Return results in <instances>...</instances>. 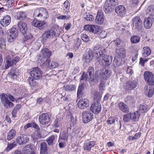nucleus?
<instances>
[{"mask_svg": "<svg viewBox=\"0 0 154 154\" xmlns=\"http://www.w3.org/2000/svg\"><path fill=\"white\" fill-rule=\"evenodd\" d=\"M33 16L37 20H34L32 23L33 26L42 29L45 24V20L48 17V14L47 10L43 8L37 9L33 13Z\"/></svg>", "mask_w": 154, "mask_h": 154, "instance_id": "f257e3e1", "label": "nucleus"}, {"mask_svg": "<svg viewBox=\"0 0 154 154\" xmlns=\"http://www.w3.org/2000/svg\"><path fill=\"white\" fill-rule=\"evenodd\" d=\"M13 55V53L11 52L5 53L7 59L6 63L5 65V69H8L10 66L15 65L20 60L19 57L17 56L14 58Z\"/></svg>", "mask_w": 154, "mask_h": 154, "instance_id": "f03ea898", "label": "nucleus"}, {"mask_svg": "<svg viewBox=\"0 0 154 154\" xmlns=\"http://www.w3.org/2000/svg\"><path fill=\"white\" fill-rule=\"evenodd\" d=\"M112 59L111 56L103 54L100 57H97L96 60L100 65L108 66L111 64Z\"/></svg>", "mask_w": 154, "mask_h": 154, "instance_id": "7ed1b4c3", "label": "nucleus"}, {"mask_svg": "<svg viewBox=\"0 0 154 154\" xmlns=\"http://www.w3.org/2000/svg\"><path fill=\"white\" fill-rule=\"evenodd\" d=\"M112 59L111 56L103 54L100 57H97L96 60L100 65L108 66L111 64Z\"/></svg>", "mask_w": 154, "mask_h": 154, "instance_id": "20e7f679", "label": "nucleus"}, {"mask_svg": "<svg viewBox=\"0 0 154 154\" xmlns=\"http://www.w3.org/2000/svg\"><path fill=\"white\" fill-rule=\"evenodd\" d=\"M112 71L109 69H103L102 70H98L95 73V76L103 80L107 79L111 75Z\"/></svg>", "mask_w": 154, "mask_h": 154, "instance_id": "39448f33", "label": "nucleus"}, {"mask_svg": "<svg viewBox=\"0 0 154 154\" xmlns=\"http://www.w3.org/2000/svg\"><path fill=\"white\" fill-rule=\"evenodd\" d=\"M0 97L1 102L5 108L9 109L14 106V104L8 99L7 94L2 93L0 95Z\"/></svg>", "mask_w": 154, "mask_h": 154, "instance_id": "423d86ee", "label": "nucleus"}, {"mask_svg": "<svg viewBox=\"0 0 154 154\" xmlns=\"http://www.w3.org/2000/svg\"><path fill=\"white\" fill-rule=\"evenodd\" d=\"M18 35V31L16 28H12L8 33V39L9 42H13Z\"/></svg>", "mask_w": 154, "mask_h": 154, "instance_id": "0eeeda50", "label": "nucleus"}, {"mask_svg": "<svg viewBox=\"0 0 154 154\" xmlns=\"http://www.w3.org/2000/svg\"><path fill=\"white\" fill-rule=\"evenodd\" d=\"M144 77L145 81L149 85H154V75L150 72L145 71L144 73Z\"/></svg>", "mask_w": 154, "mask_h": 154, "instance_id": "6e6552de", "label": "nucleus"}, {"mask_svg": "<svg viewBox=\"0 0 154 154\" xmlns=\"http://www.w3.org/2000/svg\"><path fill=\"white\" fill-rule=\"evenodd\" d=\"M93 52L96 54L95 56L96 60L97 59V57H100L102 54L105 53V49L100 45L95 46L93 50Z\"/></svg>", "mask_w": 154, "mask_h": 154, "instance_id": "1a4fd4ad", "label": "nucleus"}, {"mask_svg": "<svg viewBox=\"0 0 154 154\" xmlns=\"http://www.w3.org/2000/svg\"><path fill=\"white\" fill-rule=\"evenodd\" d=\"M82 121L86 123L90 122L93 118V114L90 111H84L82 114Z\"/></svg>", "mask_w": 154, "mask_h": 154, "instance_id": "9d476101", "label": "nucleus"}, {"mask_svg": "<svg viewBox=\"0 0 154 154\" xmlns=\"http://www.w3.org/2000/svg\"><path fill=\"white\" fill-rule=\"evenodd\" d=\"M30 73L31 76L35 79L38 80L41 77L42 72L38 68H35L30 71Z\"/></svg>", "mask_w": 154, "mask_h": 154, "instance_id": "9b49d317", "label": "nucleus"}, {"mask_svg": "<svg viewBox=\"0 0 154 154\" xmlns=\"http://www.w3.org/2000/svg\"><path fill=\"white\" fill-rule=\"evenodd\" d=\"M94 55L91 50L90 48L87 49L86 54L84 56L83 59L85 62H90L93 58Z\"/></svg>", "mask_w": 154, "mask_h": 154, "instance_id": "f8f14e48", "label": "nucleus"}, {"mask_svg": "<svg viewBox=\"0 0 154 154\" xmlns=\"http://www.w3.org/2000/svg\"><path fill=\"white\" fill-rule=\"evenodd\" d=\"M39 121L42 125L48 124L50 122V118L48 114L44 113L40 115L39 117Z\"/></svg>", "mask_w": 154, "mask_h": 154, "instance_id": "ddd939ff", "label": "nucleus"}, {"mask_svg": "<svg viewBox=\"0 0 154 154\" xmlns=\"http://www.w3.org/2000/svg\"><path fill=\"white\" fill-rule=\"evenodd\" d=\"M29 140L28 136L25 134H22L17 137L16 141L19 144L23 145L29 142Z\"/></svg>", "mask_w": 154, "mask_h": 154, "instance_id": "4468645a", "label": "nucleus"}, {"mask_svg": "<svg viewBox=\"0 0 154 154\" xmlns=\"http://www.w3.org/2000/svg\"><path fill=\"white\" fill-rule=\"evenodd\" d=\"M55 32L53 30L46 31L42 35V40H46L48 38H52L55 36Z\"/></svg>", "mask_w": 154, "mask_h": 154, "instance_id": "2eb2a0df", "label": "nucleus"}, {"mask_svg": "<svg viewBox=\"0 0 154 154\" xmlns=\"http://www.w3.org/2000/svg\"><path fill=\"white\" fill-rule=\"evenodd\" d=\"M85 30H88L94 34L97 33L100 30L99 27L94 25H87L84 26Z\"/></svg>", "mask_w": 154, "mask_h": 154, "instance_id": "dca6fc26", "label": "nucleus"}, {"mask_svg": "<svg viewBox=\"0 0 154 154\" xmlns=\"http://www.w3.org/2000/svg\"><path fill=\"white\" fill-rule=\"evenodd\" d=\"M101 109L100 104L97 102H95L92 104L91 109L93 112L96 114L99 113Z\"/></svg>", "mask_w": 154, "mask_h": 154, "instance_id": "f3484780", "label": "nucleus"}, {"mask_svg": "<svg viewBox=\"0 0 154 154\" xmlns=\"http://www.w3.org/2000/svg\"><path fill=\"white\" fill-rule=\"evenodd\" d=\"M89 105V102L86 99H81L78 103V107L81 109H84L85 107H88Z\"/></svg>", "mask_w": 154, "mask_h": 154, "instance_id": "a211bd4d", "label": "nucleus"}, {"mask_svg": "<svg viewBox=\"0 0 154 154\" xmlns=\"http://www.w3.org/2000/svg\"><path fill=\"white\" fill-rule=\"evenodd\" d=\"M104 21V17L103 12L101 11H98L95 20V22L99 24L103 23Z\"/></svg>", "mask_w": 154, "mask_h": 154, "instance_id": "6ab92c4d", "label": "nucleus"}, {"mask_svg": "<svg viewBox=\"0 0 154 154\" xmlns=\"http://www.w3.org/2000/svg\"><path fill=\"white\" fill-rule=\"evenodd\" d=\"M132 23L136 29H139L141 28L142 21L139 17L137 16L134 17L132 20Z\"/></svg>", "mask_w": 154, "mask_h": 154, "instance_id": "aec40b11", "label": "nucleus"}, {"mask_svg": "<svg viewBox=\"0 0 154 154\" xmlns=\"http://www.w3.org/2000/svg\"><path fill=\"white\" fill-rule=\"evenodd\" d=\"M115 12L118 15L122 16L126 13V9L123 6L120 5L116 7L115 9Z\"/></svg>", "mask_w": 154, "mask_h": 154, "instance_id": "412c9836", "label": "nucleus"}, {"mask_svg": "<svg viewBox=\"0 0 154 154\" xmlns=\"http://www.w3.org/2000/svg\"><path fill=\"white\" fill-rule=\"evenodd\" d=\"M90 75H88L83 73L82 75L80 81L81 82H84L86 81L92 82L94 80V77L93 76L91 78Z\"/></svg>", "mask_w": 154, "mask_h": 154, "instance_id": "4be33fe9", "label": "nucleus"}, {"mask_svg": "<svg viewBox=\"0 0 154 154\" xmlns=\"http://www.w3.org/2000/svg\"><path fill=\"white\" fill-rule=\"evenodd\" d=\"M153 21V19L152 17L146 18L144 22V25L145 28L146 29L150 28L152 26Z\"/></svg>", "mask_w": 154, "mask_h": 154, "instance_id": "5701e85b", "label": "nucleus"}, {"mask_svg": "<svg viewBox=\"0 0 154 154\" xmlns=\"http://www.w3.org/2000/svg\"><path fill=\"white\" fill-rule=\"evenodd\" d=\"M18 26L21 33L23 34H25L27 30L26 24L24 22L20 21L18 22Z\"/></svg>", "mask_w": 154, "mask_h": 154, "instance_id": "b1692460", "label": "nucleus"}, {"mask_svg": "<svg viewBox=\"0 0 154 154\" xmlns=\"http://www.w3.org/2000/svg\"><path fill=\"white\" fill-rule=\"evenodd\" d=\"M11 22V18L9 15L4 16L3 19L0 21L1 25L3 26H6L9 25Z\"/></svg>", "mask_w": 154, "mask_h": 154, "instance_id": "393cba45", "label": "nucleus"}, {"mask_svg": "<svg viewBox=\"0 0 154 154\" xmlns=\"http://www.w3.org/2000/svg\"><path fill=\"white\" fill-rule=\"evenodd\" d=\"M114 7L110 4L105 2L103 6V10L106 13H109L113 11Z\"/></svg>", "mask_w": 154, "mask_h": 154, "instance_id": "a878e982", "label": "nucleus"}, {"mask_svg": "<svg viewBox=\"0 0 154 154\" xmlns=\"http://www.w3.org/2000/svg\"><path fill=\"white\" fill-rule=\"evenodd\" d=\"M119 109L122 112L128 113L129 109L128 106L123 102H121L118 104Z\"/></svg>", "mask_w": 154, "mask_h": 154, "instance_id": "bb28decb", "label": "nucleus"}, {"mask_svg": "<svg viewBox=\"0 0 154 154\" xmlns=\"http://www.w3.org/2000/svg\"><path fill=\"white\" fill-rule=\"evenodd\" d=\"M95 144V143L94 141H91L85 143L83 146L84 149L85 150L90 151L91 148L94 146Z\"/></svg>", "mask_w": 154, "mask_h": 154, "instance_id": "cd10ccee", "label": "nucleus"}, {"mask_svg": "<svg viewBox=\"0 0 154 154\" xmlns=\"http://www.w3.org/2000/svg\"><path fill=\"white\" fill-rule=\"evenodd\" d=\"M19 73L17 69H11L8 74V77L14 79L17 78L18 75Z\"/></svg>", "mask_w": 154, "mask_h": 154, "instance_id": "c85d7f7f", "label": "nucleus"}, {"mask_svg": "<svg viewBox=\"0 0 154 154\" xmlns=\"http://www.w3.org/2000/svg\"><path fill=\"white\" fill-rule=\"evenodd\" d=\"M116 52L120 57L124 58L125 57V50L122 47L119 49L117 48L116 49Z\"/></svg>", "mask_w": 154, "mask_h": 154, "instance_id": "c756f323", "label": "nucleus"}, {"mask_svg": "<svg viewBox=\"0 0 154 154\" xmlns=\"http://www.w3.org/2000/svg\"><path fill=\"white\" fill-rule=\"evenodd\" d=\"M48 150L47 143L44 142H41L40 154H48Z\"/></svg>", "mask_w": 154, "mask_h": 154, "instance_id": "7c9ffc66", "label": "nucleus"}, {"mask_svg": "<svg viewBox=\"0 0 154 154\" xmlns=\"http://www.w3.org/2000/svg\"><path fill=\"white\" fill-rule=\"evenodd\" d=\"M125 88L128 90H131L136 88L137 86V83L135 81L129 82L126 83Z\"/></svg>", "mask_w": 154, "mask_h": 154, "instance_id": "2f4dec72", "label": "nucleus"}, {"mask_svg": "<svg viewBox=\"0 0 154 154\" xmlns=\"http://www.w3.org/2000/svg\"><path fill=\"white\" fill-rule=\"evenodd\" d=\"M145 94L149 97H151L154 93V89L151 87L149 88L147 86H146L144 88Z\"/></svg>", "mask_w": 154, "mask_h": 154, "instance_id": "473e14b6", "label": "nucleus"}, {"mask_svg": "<svg viewBox=\"0 0 154 154\" xmlns=\"http://www.w3.org/2000/svg\"><path fill=\"white\" fill-rule=\"evenodd\" d=\"M41 52L43 56L46 58H49L51 54V52L47 48L43 49Z\"/></svg>", "mask_w": 154, "mask_h": 154, "instance_id": "72a5a7b5", "label": "nucleus"}, {"mask_svg": "<svg viewBox=\"0 0 154 154\" xmlns=\"http://www.w3.org/2000/svg\"><path fill=\"white\" fill-rule=\"evenodd\" d=\"M130 114L131 119L134 121H137L140 116V114L138 111H136Z\"/></svg>", "mask_w": 154, "mask_h": 154, "instance_id": "f704fd0d", "label": "nucleus"}, {"mask_svg": "<svg viewBox=\"0 0 154 154\" xmlns=\"http://www.w3.org/2000/svg\"><path fill=\"white\" fill-rule=\"evenodd\" d=\"M16 133V131L13 129H11L8 133L7 136V139L10 140L12 139L15 136Z\"/></svg>", "mask_w": 154, "mask_h": 154, "instance_id": "c9c22d12", "label": "nucleus"}, {"mask_svg": "<svg viewBox=\"0 0 154 154\" xmlns=\"http://www.w3.org/2000/svg\"><path fill=\"white\" fill-rule=\"evenodd\" d=\"M64 89L66 91H72L75 90V85H68L64 86Z\"/></svg>", "mask_w": 154, "mask_h": 154, "instance_id": "e433bc0d", "label": "nucleus"}, {"mask_svg": "<svg viewBox=\"0 0 154 154\" xmlns=\"http://www.w3.org/2000/svg\"><path fill=\"white\" fill-rule=\"evenodd\" d=\"M111 44L114 45L116 49H117V48L119 49V48H121V41L120 39H117L116 40L112 41Z\"/></svg>", "mask_w": 154, "mask_h": 154, "instance_id": "4c0bfd02", "label": "nucleus"}, {"mask_svg": "<svg viewBox=\"0 0 154 154\" xmlns=\"http://www.w3.org/2000/svg\"><path fill=\"white\" fill-rule=\"evenodd\" d=\"M146 14L152 16L154 15V6L149 7L146 10Z\"/></svg>", "mask_w": 154, "mask_h": 154, "instance_id": "58836bf2", "label": "nucleus"}, {"mask_svg": "<svg viewBox=\"0 0 154 154\" xmlns=\"http://www.w3.org/2000/svg\"><path fill=\"white\" fill-rule=\"evenodd\" d=\"M32 146L31 144H28L25 146L23 149V152L24 154L29 153L30 150L32 149Z\"/></svg>", "mask_w": 154, "mask_h": 154, "instance_id": "ea45409f", "label": "nucleus"}, {"mask_svg": "<svg viewBox=\"0 0 154 154\" xmlns=\"http://www.w3.org/2000/svg\"><path fill=\"white\" fill-rule=\"evenodd\" d=\"M144 50L143 54V55L145 57H146L151 53V51L149 48L148 47H144L143 48Z\"/></svg>", "mask_w": 154, "mask_h": 154, "instance_id": "a19ab883", "label": "nucleus"}, {"mask_svg": "<svg viewBox=\"0 0 154 154\" xmlns=\"http://www.w3.org/2000/svg\"><path fill=\"white\" fill-rule=\"evenodd\" d=\"M102 97L99 92L97 91L95 92L94 94V100L95 102H98L101 100Z\"/></svg>", "mask_w": 154, "mask_h": 154, "instance_id": "79ce46f5", "label": "nucleus"}, {"mask_svg": "<svg viewBox=\"0 0 154 154\" xmlns=\"http://www.w3.org/2000/svg\"><path fill=\"white\" fill-rule=\"evenodd\" d=\"M130 40L131 43H137L139 42L140 38V37L137 35H133L130 38Z\"/></svg>", "mask_w": 154, "mask_h": 154, "instance_id": "37998d69", "label": "nucleus"}, {"mask_svg": "<svg viewBox=\"0 0 154 154\" xmlns=\"http://www.w3.org/2000/svg\"><path fill=\"white\" fill-rule=\"evenodd\" d=\"M81 40L79 38H77L73 45V48L75 50H77L81 44Z\"/></svg>", "mask_w": 154, "mask_h": 154, "instance_id": "c03bdc74", "label": "nucleus"}, {"mask_svg": "<svg viewBox=\"0 0 154 154\" xmlns=\"http://www.w3.org/2000/svg\"><path fill=\"white\" fill-rule=\"evenodd\" d=\"M86 74L90 75L91 76V78H92L93 76H94V67L92 66L89 67Z\"/></svg>", "mask_w": 154, "mask_h": 154, "instance_id": "a18cd8bd", "label": "nucleus"}, {"mask_svg": "<svg viewBox=\"0 0 154 154\" xmlns=\"http://www.w3.org/2000/svg\"><path fill=\"white\" fill-rule=\"evenodd\" d=\"M84 18L87 21H92L94 20V17L89 14L85 13L84 14Z\"/></svg>", "mask_w": 154, "mask_h": 154, "instance_id": "49530a36", "label": "nucleus"}, {"mask_svg": "<svg viewBox=\"0 0 154 154\" xmlns=\"http://www.w3.org/2000/svg\"><path fill=\"white\" fill-rule=\"evenodd\" d=\"M55 136L52 135L47 138L46 141L49 145H52L54 143V141L55 139Z\"/></svg>", "mask_w": 154, "mask_h": 154, "instance_id": "de8ad7c7", "label": "nucleus"}, {"mask_svg": "<svg viewBox=\"0 0 154 154\" xmlns=\"http://www.w3.org/2000/svg\"><path fill=\"white\" fill-rule=\"evenodd\" d=\"M147 107L145 105H140L139 106V112H140L142 113L145 112L147 111Z\"/></svg>", "mask_w": 154, "mask_h": 154, "instance_id": "09e8293b", "label": "nucleus"}, {"mask_svg": "<svg viewBox=\"0 0 154 154\" xmlns=\"http://www.w3.org/2000/svg\"><path fill=\"white\" fill-rule=\"evenodd\" d=\"M125 101L128 104H132L134 102L133 97L131 96H128L125 98Z\"/></svg>", "mask_w": 154, "mask_h": 154, "instance_id": "8fccbe9b", "label": "nucleus"}, {"mask_svg": "<svg viewBox=\"0 0 154 154\" xmlns=\"http://www.w3.org/2000/svg\"><path fill=\"white\" fill-rule=\"evenodd\" d=\"M126 2L132 6L136 5L138 3V0H126Z\"/></svg>", "mask_w": 154, "mask_h": 154, "instance_id": "3c124183", "label": "nucleus"}, {"mask_svg": "<svg viewBox=\"0 0 154 154\" xmlns=\"http://www.w3.org/2000/svg\"><path fill=\"white\" fill-rule=\"evenodd\" d=\"M16 145V144L15 142L13 143H12L9 144H8V146L6 148L5 150L7 151L8 152L11 150Z\"/></svg>", "mask_w": 154, "mask_h": 154, "instance_id": "603ef678", "label": "nucleus"}, {"mask_svg": "<svg viewBox=\"0 0 154 154\" xmlns=\"http://www.w3.org/2000/svg\"><path fill=\"white\" fill-rule=\"evenodd\" d=\"M105 82L103 81H101L100 85H99V88L100 91L102 93H103V91L105 90Z\"/></svg>", "mask_w": 154, "mask_h": 154, "instance_id": "864d4df0", "label": "nucleus"}, {"mask_svg": "<svg viewBox=\"0 0 154 154\" xmlns=\"http://www.w3.org/2000/svg\"><path fill=\"white\" fill-rule=\"evenodd\" d=\"M82 84L79 86L78 90V92H77V96H78V95L79 94H81V93L82 91L84 89V85L85 84L83 83V82H81Z\"/></svg>", "mask_w": 154, "mask_h": 154, "instance_id": "5fc2aeb1", "label": "nucleus"}, {"mask_svg": "<svg viewBox=\"0 0 154 154\" xmlns=\"http://www.w3.org/2000/svg\"><path fill=\"white\" fill-rule=\"evenodd\" d=\"M105 2L115 7L117 2V0H107Z\"/></svg>", "mask_w": 154, "mask_h": 154, "instance_id": "6e6d98bb", "label": "nucleus"}, {"mask_svg": "<svg viewBox=\"0 0 154 154\" xmlns=\"http://www.w3.org/2000/svg\"><path fill=\"white\" fill-rule=\"evenodd\" d=\"M62 123V121L60 120L57 119H55L54 122V126L56 128L59 127Z\"/></svg>", "mask_w": 154, "mask_h": 154, "instance_id": "4d7b16f0", "label": "nucleus"}, {"mask_svg": "<svg viewBox=\"0 0 154 154\" xmlns=\"http://www.w3.org/2000/svg\"><path fill=\"white\" fill-rule=\"evenodd\" d=\"M26 15L25 13L23 12H21L18 15V18L19 20H22L25 18Z\"/></svg>", "mask_w": 154, "mask_h": 154, "instance_id": "13d9d810", "label": "nucleus"}, {"mask_svg": "<svg viewBox=\"0 0 154 154\" xmlns=\"http://www.w3.org/2000/svg\"><path fill=\"white\" fill-rule=\"evenodd\" d=\"M130 119H131L130 114L124 115L123 117V120L124 122H128Z\"/></svg>", "mask_w": 154, "mask_h": 154, "instance_id": "bf43d9fd", "label": "nucleus"}, {"mask_svg": "<svg viewBox=\"0 0 154 154\" xmlns=\"http://www.w3.org/2000/svg\"><path fill=\"white\" fill-rule=\"evenodd\" d=\"M58 66V64L55 62H52L51 63L49 67L51 69H54L57 67Z\"/></svg>", "mask_w": 154, "mask_h": 154, "instance_id": "052dcab7", "label": "nucleus"}, {"mask_svg": "<svg viewBox=\"0 0 154 154\" xmlns=\"http://www.w3.org/2000/svg\"><path fill=\"white\" fill-rule=\"evenodd\" d=\"M68 137V134L67 132L63 133V135L60 136V138L62 140H67Z\"/></svg>", "mask_w": 154, "mask_h": 154, "instance_id": "680f3d73", "label": "nucleus"}, {"mask_svg": "<svg viewBox=\"0 0 154 154\" xmlns=\"http://www.w3.org/2000/svg\"><path fill=\"white\" fill-rule=\"evenodd\" d=\"M81 38L85 42H87L89 41V38L85 34H83L82 35Z\"/></svg>", "mask_w": 154, "mask_h": 154, "instance_id": "e2e57ef3", "label": "nucleus"}, {"mask_svg": "<svg viewBox=\"0 0 154 154\" xmlns=\"http://www.w3.org/2000/svg\"><path fill=\"white\" fill-rule=\"evenodd\" d=\"M64 5L66 10H69L70 8V3L68 1H66L64 3Z\"/></svg>", "mask_w": 154, "mask_h": 154, "instance_id": "0e129e2a", "label": "nucleus"}, {"mask_svg": "<svg viewBox=\"0 0 154 154\" xmlns=\"http://www.w3.org/2000/svg\"><path fill=\"white\" fill-rule=\"evenodd\" d=\"M114 122L115 120L112 117L109 118L107 121V122L108 124H112Z\"/></svg>", "mask_w": 154, "mask_h": 154, "instance_id": "69168bd1", "label": "nucleus"}, {"mask_svg": "<svg viewBox=\"0 0 154 154\" xmlns=\"http://www.w3.org/2000/svg\"><path fill=\"white\" fill-rule=\"evenodd\" d=\"M118 60L116 58H114L113 61V64L114 67H116L119 66V64L118 63Z\"/></svg>", "mask_w": 154, "mask_h": 154, "instance_id": "338daca9", "label": "nucleus"}, {"mask_svg": "<svg viewBox=\"0 0 154 154\" xmlns=\"http://www.w3.org/2000/svg\"><path fill=\"white\" fill-rule=\"evenodd\" d=\"M8 97L10 100L12 102H14L16 101H17V100L15 98H14L13 96L10 94H8Z\"/></svg>", "mask_w": 154, "mask_h": 154, "instance_id": "774afa93", "label": "nucleus"}]
</instances>
